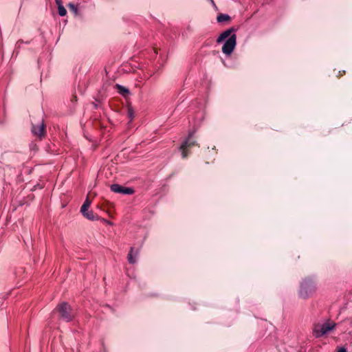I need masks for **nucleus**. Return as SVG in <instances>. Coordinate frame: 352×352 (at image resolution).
<instances>
[{
  "instance_id": "nucleus-1",
  "label": "nucleus",
  "mask_w": 352,
  "mask_h": 352,
  "mask_svg": "<svg viewBox=\"0 0 352 352\" xmlns=\"http://www.w3.org/2000/svg\"><path fill=\"white\" fill-rule=\"evenodd\" d=\"M316 287L314 281L311 278L305 279L299 290V296L303 299H307L316 292Z\"/></svg>"
},
{
  "instance_id": "nucleus-2",
  "label": "nucleus",
  "mask_w": 352,
  "mask_h": 352,
  "mask_svg": "<svg viewBox=\"0 0 352 352\" xmlns=\"http://www.w3.org/2000/svg\"><path fill=\"white\" fill-rule=\"evenodd\" d=\"M54 312H58L60 318L65 322L72 320L75 315L71 306L65 302L59 304L54 309Z\"/></svg>"
},
{
  "instance_id": "nucleus-3",
  "label": "nucleus",
  "mask_w": 352,
  "mask_h": 352,
  "mask_svg": "<svg viewBox=\"0 0 352 352\" xmlns=\"http://www.w3.org/2000/svg\"><path fill=\"white\" fill-rule=\"evenodd\" d=\"M336 326L333 322L316 324L313 329V334L316 338L322 337L332 331Z\"/></svg>"
},
{
  "instance_id": "nucleus-4",
  "label": "nucleus",
  "mask_w": 352,
  "mask_h": 352,
  "mask_svg": "<svg viewBox=\"0 0 352 352\" xmlns=\"http://www.w3.org/2000/svg\"><path fill=\"white\" fill-rule=\"evenodd\" d=\"M236 44V36L232 34L230 37L227 39L222 47V52L227 56H230L234 51Z\"/></svg>"
},
{
  "instance_id": "nucleus-5",
  "label": "nucleus",
  "mask_w": 352,
  "mask_h": 352,
  "mask_svg": "<svg viewBox=\"0 0 352 352\" xmlns=\"http://www.w3.org/2000/svg\"><path fill=\"white\" fill-rule=\"evenodd\" d=\"M192 135L193 133H190L186 140L179 147L183 158H186L188 156V149L195 145V141L192 139Z\"/></svg>"
},
{
  "instance_id": "nucleus-6",
  "label": "nucleus",
  "mask_w": 352,
  "mask_h": 352,
  "mask_svg": "<svg viewBox=\"0 0 352 352\" xmlns=\"http://www.w3.org/2000/svg\"><path fill=\"white\" fill-rule=\"evenodd\" d=\"M111 190L116 193L124 195H131L134 192L131 188L124 187L117 184H112L111 186Z\"/></svg>"
},
{
  "instance_id": "nucleus-7",
  "label": "nucleus",
  "mask_w": 352,
  "mask_h": 352,
  "mask_svg": "<svg viewBox=\"0 0 352 352\" xmlns=\"http://www.w3.org/2000/svg\"><path fill=\"white\" fill-rule=\"evenodd\" d=\"M45 124L43 122V120H42L38 124L32 125V132L34 134V135L41 138L44 137L45 135Z\"/></svg>"
},
{
  "instance_id": "nucleus-8",
  "label": "nucleus",
  "mask_w": 352,
  "mask_h": 352,
  "mask_svg": "<svg viewBox=\"0 0 352 352\" xmlns=\"http://www.w3.org/2000/svg\"><path fill=\"white\" fill-rule=\"evenodd\" d=\"M139 254L138 250H135L134 248H131L128 254L127 259L129 263L134 264L137 261V258Z\"/></svg>"
},
{
  "instance_id": "nucleus-9",
  "label": "nucleus",
  "mask_w": 352,
  "mask_h": 352,
  "mask_svg": "<svg viewBox=\"0 0 352 352\" xmlns=\"http://www.w3.org/2000/svg\"><path fill=\"white\" fill-rule=\"evenodd\" d=\"M234 31V29L233 28H231L226 31H224L223 32H222L219 36L218 37V38L217 39V42L218 43H220L221 42H223L225 39L228 38L229 37H230V36H232V33Z\"/></svg>"
},
{
  "instance_id": "nucleus-10",
  "label": "nucleus",
  "mask_w": 352,
  "mask_h": 352,
  "mask_svg": "<svg viewBox=\"0 0 352 352\" xmlns=\"http://www.w3.org/2000/svg\"><path fill=\"white\" fill-rule=\"evenodd\" d=\"M82 215L89 220L94 221L99 219V217L94 214L92 210L84 211V212H81Z\"/></svg>"
},
{
  "instance_id": "nucleus-11",
  "label": "nucleus",
  "mask_w": 352,
  "mask_h": 352,
  "mask_svg": "<svg viewBox=\"0 0 352 352\" xmlns=\"http://www.w3.org/2000/svg\"><path fill=\"white\" fill-rule=\"evenodd\" d=\"M231 18L228 14H220L217 17V21L219 23H224L230 21Z\"/></svg>"
},
{
  "instance_id": "nucleus-12",
  "label": "nucleus",
  "mask_w": 352,
  "mask_h": 352,
  "mask_svg": "<svg viewBox=\"0 0 352 352\" xmlns=\"http://www.w3.org/2000/svg\"><path fill=\"white\" fill-rule=\"evenodd\" d=\"M91 204V200H89V198L87 197V199L84 201L82 206H81L80 212H84V211H87L89 209Z\"/></svg>"
},
{
  "instance_id": "nucleus-13",
  "label": "nucleus",
  "mask_w": 352,
  "mask_h": 352,
  "mask_svg": "<svg viewBox=\"0 0 352 352\" xmlns=\"http://www.w3.org/2000/svg\"><path fill=\"white\" fill-rule=\"evenodd\" d=\"M116 87L118 89V92L122 96H125L126 95L129 94V91L127 88L120 85H116Z\"/></svg>"
},
{
  "instance_id": "nucleus-14",
  "label": "nucleus",
  "mask_w": 352,
  "mask_h": 352,
  "mask_svg": "<svg viewBox=\"0 0 352 352\" xmlns=\"http://www.w3.org/2000/svg\"><path fill=\"white\" fill-rule=\"evenodd\" d=\"M67 6L69 9L74 13L75 15L78 14V8L74 3H69Z\"/></svg>"
},
{
  "instance_id": "nucleus-15",
  "label": "nucleus",
  "mask_w": 352,
  "mask_h": 352,
  "mask_svg": "<svg viewBox=\"0 0 352 352\" xmlns=\"http://www.w3.org/2000/svg\"><path fill=\"white\" fill-rule=\"evenodd\" d=\"M58 14L61 16L66 15L67 10L63 5H59L58 7Z\"/></svg>"
},
{
  "instance_id": "nucleus-16",
  "label": "nucleus",
  "mask_w": 352,
  "mask_h": 352,
  "mask_svg": "<svg viewBox=\"0 0 352 352\" xmlns=\"http://www.w3.org/2000/svg\"><path fill=\"white\" fill-rule=\"evenodd\" d=\"M337 352H346V349L344 347H340Z\"/></svg>"
},
{
  "instance_id": "nucleus-17",
  "label": "nucleus",
  "mask_w": 352,
  "mask_h": 352,
  "mask_svg": "<svg viewBox=\"0 0 352 352\" xmlns=\"http://www.w3.org/2000/svg\"><path fill=\"white\" fill-rule=\"evenodd\" d=\"M55 1H56V3L58 7L59 6V5H63L61 0H55Z\"/></svg>"
},
{
  "instance_id": "nucleus-18",
  "label": "nucleus",
  "mask_w": 352,
  "mask_h": 352,
  "mask_svg": "<svg viewBox=\"0 0 352 352\" xmlns=\"http://www.w3.org/2000/svg\"><path fill=\"white\" fill-rule=\"evenodd\" d=\"M208 1L212 5L213 7L217 8L213 0H208Z\"/></svg>"
},
{
  "instance_id": "nucleus-19",
  "label": "nucleus",
  "mask_w": 352,
  "mask_h": 352,
  "mask_svg": "<svg viewBox=\"0 0 352 352\" xmlns=\"http://www.w3.org/2000/svg\"><path fill=\"white\" fill-rule=\"evenodd\" d=\"M129 116L131 117V118H133V112L131 111V110L129 111Z\"/></svg>"
}]
</instances>
